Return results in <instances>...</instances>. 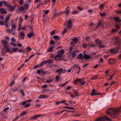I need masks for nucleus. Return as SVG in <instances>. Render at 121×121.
Returning <instances> with one entry per match:
<instances>
[{
	"instance_id": "18",
	"label": "nucleus",
	"mask_w": 121,
	"mask_h": 121,
	"mask_svg": "<svg viewBox=\"0 0 121 121\" xmlns=\"http://www.w3.org/2000/svg\"><path fill=\"white\" fill-rule=\"evenodd\" d=\"M62 57L60 56L57 55H56L55 57V59L57 61H58L59 60H61V58Z\"/></svg>"
},
{
	"instance_id": "37",
	"label": "nucleus",
	"mask_w": 121,
	"mask_h": 121,
	"mask_svg": "<svg viewBox=\"0 0 121 121\" xmlns=\"http://www.w3.org/2000/svg\"><path fill=\"white\" fill-rule=\"evenodd\" d=\"M106 15V13H100V15L101 17H104Z\"/></svg>"
},
{
	"instance_id": "56",
	"label": "nucleus",
	"mask_w": 121,
	"mask_h": 121,
	"mask_svg": "<svg viewBox=\"0 0 121 121\" xmlns=\"http://www.w3.org/2000/svg\"><path fill=\"white\" fill-rule=\"evenodd\" d=\"M48 86V85L47 84H45L42 86V87L43 88H45L47 87Z\"/></svg>"
},
{
	"instance_id": "46",
	"label": "nucleus",
	"mask_w": 121,
	"mask_h": 121,
	"mask_svg": "<svg viewBox=\"0 0 121 121\" xmlns=\"http://www.w3.org/2000/svg\"><path fill=\"white\" fill-rule=\"evenodd\" d=\"M19 3L21 5H22L24 3L23 0H20Z\"/></svg>"
},
{
	"instance_id": "24",
	"label": "nucleus",
	"mask_w": 121,
	"mask_h": 121,
	"mask_svg": "<svg viewBox=\"0 0 121 121\" xmlns=\"http://www.w3.org/2000/svg\"><path fill=\"white\" fill-rule=\"evenodd\" d=\"M78 39L77 38L75 37L73 39V43H76L78 41Z\"/></svg>"
},
{
	"instance_id": "27",
	"label": "nucleus",
	"mask_w": 121,
	"mask_h": 121,
	"mask_svg": "<svg viewBox=\"0 0 121 121\" xmlns=\"http://www.w3.org/2000/svg\"><path fill=\"white\" fill-rule=\"evenodd\" d=\"M15 6H12L10 9L9 10L11 11H12L15 9Z\"/></svg>"
},
{
	"instance_id": "52",
	"label": "nucleus",
	"mask_w": 121,
	"mask_h": 121,
	"mask_svg": "<svg viewBox=\"0 0 121 121\" xmlns=\"http://www.w3.org/2000/svg\"><path fill=\"white\" fill-rule=\"evenodd\" d=\"M18 51L19 52H22V53H24L25 52L24 50L20 49H18Z\"/></svg>"
},
{
	"instance_id": "33",
	"label": "nucleus",
	"mask_w": 121,
	"mask_h": 121,
	"mask_svg": "<svg viewBox=\"0 0 121 121\" xmlns=\"http://www.w3.org/2000/svg\"><path fill=\"white\" fill-rule=\"evenodd\" d=\"M18 49V48H13V51H12V53H13V52H17Z\"/></svg>"
},
{
	"instance_id": "16",
	"label": "nucleus",
	"mask_w": 121,
	"mask_h": 121,
	"mask_svg": "<svg viewBox=\"0 0 121 121\" xmlns=\"http://www.w3.org/2000/svg\"><path fill=\"white\" fill-rule=\"evenodd\" d=\"M84 58L86 60H87L89 59H91L92 57L88 55H87L86 54H85L84 55Z\"/></svg>"
},
{
	"instance_id": "26",
	"label": "nucleus",
	"mask_w": 121,
	"mask_h": 121,
	"mask_svg": "<svg viewBox=\"0 0 121 121\" xmlns=\"http://www.w3.org/2000/svg\"><path fill=\"white\" fill-rule=\"evenodd\" d=\"M24 5L26 9H28L29 8V4L26 3H25Z\"/></svg>"
},
{
	"instance_id": "22",
	"label": "nucleus",
	"mask_w": 121,
	"mask_h": 121,
	"mask_svg": "<svg viewBox=\"0 0 121 121\" xmlns=\"http://www.w3.org/2000/svg\"><path fill=\"white\" fill-rule=\"evenodd\" d=\"M77 51H75L73 53V54L72 55V57L73 58L75 57L77 55Z\"/></svg>"
},
{
	"instance_id": "55",
	"label": "nucleus",
	"mask_w": 121,
	"mask_h": 121,
	"mask_svg": "<svg viewBox=\"0 0 121 121\" xmlns=\"http://www.w3.org/2000/svg\"><path fill=\"white\" fill-rule=\"evenodd\" d=\"M100 42L99 45V48H102V45L101 44V41H100V42Z\"/></svg>"
},
{
	"instance_id": "10",
	"label": "nucleus",
	"mask_w": 121,
	"mask_h": 121,
	"mask_svg": "<svg viewBox=\"0 0 121 121\" xmlns=\"http://www.w3.org/2000/svg\"><path fill=\"white\" fill-rule=\"evenodd\" d=\"M64 52V51L63 50H61L60 51H58L57 52V54L62 57Z\"/></svg>"
},
{
	"instance_id": "40",
	"label": "nucleus",
	"mask_w": 121,
	"mask_h": 121,
	"mask_svg": "<svg viewBox=\"0 0 121 121\" xmlns=\"http://www.w3.org/2000/svg\"><path fill=\"white\" fill-rule=\"evenodd\" d=\"M78 12L77 10H73L72 12V13L73 14H78Z\"/></svg>"
},
{
	"instance_id": "44",
	"label": "nucleus",
	"mask_w": 121,
	"mask_h": 121,
	"mask_svg": "<svg viewBox=\"0 0 121 121\" xmlns=\"http://www.w3.org/2000/svg\"><path fill=\"white\" fill-rule=\"evenodd\" d=\"M64 107L65 108H67L69 109H71L73 108V107H67L66 106Z\"/></svg>"
},
{
	"instance_id": "45",
	"label": "nucleus",
	"mask_w": 121,
	"mask_h": 121,
	"mask_svg": "<svg viewBox=\"0 0 121 121\" xmlns=\"http://www.w3.org/2000/svg\"><path fill=\"white\" fill-rule=\"evenodd\" d=\"M16 26L15 24H13L12 26V29H14L16 28Z\"/></svg>"
},
{
	"instance_id": "28",
	"label": "nucleus",
	"mask_w": 121,
	"mask_h": 121,
	"mask_svg": "<svg viewBox=\"0 0 121 121\" xmlns=\"http://www.w3.org/2000/svg\"><path fill=\"white\" fill-rule=\"evenodd\" d=\"M1 13H7V12L4 9H1Z\"/></svg>"
},
{
	"instance_id": "42",
	"label": "nucleus",
	"mask_w": 121,
	"mask_h": 121,
	"mask_svg": "<svg viewBox=\"0 0 121 121\" xmlns=\"http://www.w3.org/2000/svg\"><path fill=\"white\" fill-rule=\"evenodd\" d=\"M115 12L118 14H121V10L119 9L118 10H115Z\"/></svg>"
},
{
	"instance_id": "2",
	"label": "nucleus",
	"mask_w": 121,
	"mask_h": 121,
	"mask_svg": "<svg viewBox=\"0 0 121 121\" xmlns=\"http://www.w3.org/2000/svg\"><path fill=\"white\" fill-rule=\"evenodd\" d=\"M64 25L66 26V28L65 29L63 32V33H64L67 30L70 29L72 26V24L71 21L69 20L66 21L64 23Z\"/></svg>"
},
{
	"instance_id": "31",
	"label": "nucleus",
	"mask_w": 121,
	"mask_h": 121,
	"mask_svg": "<svg viewBox=\"0 0 121 121\" xmlns=\"http://www.w3.org/2000/svg\"><path fill=\"white\" fill-rule=\"evenodd\" d=\"M6 50V52H9V53L10 54H12V52L10 50V49L9 48H7Z\"/></svg>"
},
{
	"instance_id": "17",
	"label": "nucleus",
	"mask_w": 121,
	"mask_h": 121,
	"mask_svg": "<svg viewBox=\"0 0 121 121\" xmlns=\"http://www.w3.org/2000/svg\"><path fill=\"white\" fill-rule=\"evenodd\" d=\"M78 82L80 83V84L81 85H84L85 84V81L81 79H79Z\"/></svg>"
},
{
	"instance_id": "62",
	"label": "nucleus",
	"mask_w": 121,
	"mask_h": 121,
	"mask_svg": "<svg viewBox=\"0 0 121 121\" xmlns=\"http://www.w3.org/2000/svg\"><path fill=\"white\" fill-rule=\"evenodd\" d=\"M78 8L80 11H81L83 10V9L81 7H78Z\"/></svg>"
},
{
	"instance_id": "13",
	"label": "nucleus",
	"mask_w": 121,
	"mask_h": 121,
	"mask_svg": "<svg viewBox=\"0 0 121 121\" xmlns=\"http://www.w3.org/2000/svg\"><path fill=\"white\" fill-rule=\"evenodd\" d=\"M113 20L117 22H120L121 21V20L120 19V17H114L113 18Z\"/></svg>"
},
{
	"instance_id": "30",
	"label": "nucleus",
	"mask_w": 121,
	"mask_h": 121,
	"mask_svg": "<svg viewBox=\"0 0 121 121\" xmlns=\"http://www.w3.org/2000/svg\"><path fill=\"white\" fill-rule=\"evenodd\" d=\"M46 61L47 64L52 63L53 62V61L52 60H51V59H49L47 60Z\"/></svg>"
},
{
	"instance_id": "12",
	"label": "nucleus",
	"mask_w": 121,
	"mask_h": 121,
	"mask_svg": "<svg viewBox=\"0 0 121 121\" xmlns=\"http://www.w3.org/2000/svg\"><path fill=\"white\" fill-rule=\"evenodd\" d=\"M69 7H68L66 8V10L63 12H61V13H65L66 15L67 16L68 15H69V13H70V10L69 9H68Z\"/></svg>"
},
{
	"instance_id": "60",
	"label": "nucleus",
	"mask_w": 121,
	"mask_h": 121,
	"mask_svg": "<svg viewBox=\"0 0 121 121\" xmlns=\"http://www.w3.org/2000/svg\"><path fill=\"white\" fill-rule=\"evenodd\" d=\"M49 11V10H47L44 11V13L46 15H47Z\"/></svg>"
},
{
	"instance_id": "25",
	"label": "nucleus",
	"mask_w": 121,
	"mask_h": 121,
	"mask_svg": "<svg viewBox=\"0 0 121 121\" xmlns=\"http://www.w3.org/2000/svg\"><path fill=\"white\" fill-rule=\"evenodd\" d=\"M53 38L55 40H57V39H59L60 38V37L58 36L57 35H55L53 37Z\"/></svg>"
},
{
	"instance_id": "3",
	"label": "nucleus",
	"mask_w": 121,
	"mask_h": 121,
	"mask_svg": "<svg viewBox=\"0 0 121 121\" xmlns=\"http://www.w3.org/2000/svg\"><path fill=\"white\" fill-rule=\"evenodd\" d=\"M104 119L108 121H111V119L106 116H104L103 118L99 117L96 120V121H104Z\"/></svg>"
},
{
	"instance_id": "39",
	"label": "nucleus",
	"mask_w": 121,
	"mask_h": 121,
	"mask_svg": "<svg viewBox=\"0 0 121 121\" xmlns=\"http://www.w3.org/2000/svg\"><path fill=\"white\" fill-rule=\"evenodd\" d=\"M104 7V5L103 4H102L100 5L99 8L100 10H102L103 9Z\"/></svg>"
},
{
	"instance_id": "34",
	"label": "nucleus",
	"mask_w": 121,
	"mask_h": 121,
	"mask_svg": "<svg viewBox=\"0 0 121 121\" xmlns=\"http://www.w3.org/2000/svg\"><path fill=\"white\" fill-rule=\"evenodd\" d=\"M53 50V47H52L49 48L48 49V50L47 51L49 52H52V51Z\"/></svg>"
},
{
	"instance_id": "6",
	"label": "nucleus",
	"mask_w": 121,
	"mask_h": 121,
	"mask_svg": "<svg viewBox=\"0 0 121 121\" xmlns=\"http://www.w3.org/2000/svg\"><path fill=\"white\" fill-rule=\"evenodd\" d=\"M45 116V115H42L41 114H38L35 116H32L31 117V119L33 120L39 117H43Z\"/></svg>"
},
{
	"instance_id": "23",
	"label": "nucleus",
	"mask_w": 121,
	"mask_h": 121,
	"mask_svg": "<svg viewBox=\"0 0 121 121\" xmlns=\"http://www.w3.org/2000/svg\"><path fill=\"white\" fill-rule=\"evenodd\" d=\"M26 114V112L25 111H23L21 113L19 116V117L25 115Z\"/></svg>"
},
{
	"instance_id": "14",
	"label": "nucleus",
	"mask_w": 121,
	"mask_h": 121,
	"mask_svg": "<svg viewBox=\"0 0 121 121\" xmlns=\"http://www.w3.org/2000/svg\"><path fill=\"white\" fill-rule=\"evenodd\" d=\"M48 97V96L44 95H40L38 97L39 99H42L47 98Z\"/></svg>"
},
{
	"instance_id": "32",
	"label": "nucleus",
	"mask_w": 121,
	"mask_h": 121,
	"mask_svg": "<svg viewBox=\"0 0 121 121\" xmlns=\"http://www.w3.org/2000/svg\"><path fill=\"white\" fill-rule=\"evenodd\" d=\"M98 76L96 75H94L91 78V80H94L95 79H96L97 78Z\"/></svg>"
},
{
	"instance_id": "15",
	"label": "nucleus",
	"mask_w": 121,
	"mask_h": 121,
	"mask_svg": "<svg viewBox=\"0 0 121 121\" xmlns=\"http://www.w3.org/2000/svg\"><path fill=\"white\" fill-rule=\"evenodd\" d=\"M35 34L34 32L33 31L31 33L28 34L27 35V36L29 38H30L34 36Z\"/></svg>"
},
{
	"instance_id": "54",
	"label": "nucleus",
	"mask_w": 121,
	"mask_h": 121,
	"mask_svg": "<svg viewBox=\"0 0 121 121\" xmlns=\"http://www.w3.org/2000/svg\"><path fill=\"white\" fill-rule=\"evenodd\" d=\"M41 1H42L41 0H35V3H37L38 2H39L40 3H41Z\"/></svg>"
},
{
	"instance_id": "63",
	"label": "nucleus",
	"mask_w": 121,
	"mask_h": 121,
	"mask_svg": "<svg viewBox=\"0 0 121 121\" xmlns=\"http://www.w3.org/2000/svg\"><path fill=\"white\" fill-rule=\"evenodd\" d=\"M79 80L78 79H76V80H75L73 82V83L74 84H75L77 82V81H78Z\"/></svg>"
},
{
	"instance_id": "43",
	"label": "nucleus",
	"mask_w": 121,
	"mask_h": 121,
	"mask_svg": "<svg viewBox=\"0 0 121 121\" xmlns=\"http://www.w3.org/2000/svg\"><path fill=\"white\" fill-rule=\"evenodd\" d=\"M88 45H89V47H95V45L92 44L91 43L89 44Z\"/></svg>"
},
{
	"instance_id": "49",
	"label": "nucleus",
	"mask_w": 121,
	"mask_h": 121,
	"mask_svg": "<svg viewBox=\"0 0 121 121\" xmlns=\"http://www.w3.org/2000/svg\"><path fill=\"white\" fill-rule=\"evenodd\" d=\"M7 32L8 33H11V31H12V29H7Z\"/></svg>"
},
{
	"instance_id": "38",
	"label": "nucleus",
	"mask_w": 121,
	"mask_h": 121,
	"mask_svg": "<svg viewBox=\"0 0 121 121\" xmlns=\"http://www.w3.org/2000/svg\"><path fill=\"white\" fill-rule=\"evenodd\" d=\"M82 46L84 48H85L87 47V46H89L88 44L87 45L86 44H82Z\"/></svg>"
},
{
	"instance_id": "48",
	"label": "nucleus",
	"mask_w": 121,
	"mask_h": 121,
	"mask_svg": "<svg viewBox=\"0 0 121 121\" xmlns=\"http://www.w3.org/2000/svg\"><path fill=\"white\" fill-rule=\"evenodd\" d=\"M31 104L30 103H29L27 104L24 105V106L25 108L28 107L30 106Z\"/></svg>"
},
{
	"instance_id": "8",
	"label": "nucleus",
	"mask_w": 121,
	"mask_h": 121,
	"mask_svg": "<svg viewBox=\"0 0 121 121\" xmlns=\"http://www.w3.org/2000/svg\"><path fill=\"white\" fill-rule=\"evenodd\" d=\"M99 93H98L96 90L94 89H93L90 95L92 96H94L95 95H99Z\"/></svg>"
},
{
	"instance_id": "1",
	"label": "nucleus",
	"mask_w": 121,
	"mask_h": 121,
	"mask_svg": "<svg viewBox=\"0 0 121 121\" xmlns=\"http://www.w3.org/2000/svg\"><path fill=\"white\" fill-rule=\"evenodd\" d=\"M120 111L119 109L115 110L114 109L110 108L107 110L106 113L109 114L112 118H115L116 116V113H117Z\"/></svg>"
},
{
	"instance_id": "29",
	"label": "nucleus",
	"mask_w": 121,
	"mask_h": 121,
	"mask_svg": "<svg viewBox=\"0 0 121 121\" xmlns=\"http://www.w3.org/2000/svg\"><path fill=\"white\" fill-rule=\"evenodd\" d=\"M68 82H67L64 83L60 85L59 86L60 87H62L65 86L66 84Z\"/></svg>"
},
{
	"instance_id": "36",
	"label": "nucleus",
	"mask_w": 121,
	"mask_h": 121,
	"mask_svg": "<svg viewBox=\"0 0 121 121\" xmlns=\"http://www.w3.org/2000/svg\"><path fill=\"white\" fill-rule=\"evenodd\" d=\"M24 7L21 6L19 8V9L21 11H23L24 10Z\"/></svg>"
},
{
	"instance_id": "53",
	"label": "nucleus",
	"mask_w": 121,
	"mask_h": 121,
	"mask_svg": "<svg viewBox=\"0 0 121 121\" xmlns=\"http://www.w3.org/2000/svg\"><path fill=\"white\" fill-rule=\"evenodd\" d=\"M61 14V13L60 12H59V13H55V15H54V17H56V16L59 15L60 14Z\"/></svg>"
},
{
	"instance_id": "21",
	"label": "nucleus",
	"mask_w": 121,
	"mask_h": 121,
	"mask_svg": "<svg viewBox=\"0 0 121 121\" xmlns=\"http://www.w3.org/2000/svg\"><path fill=\"white\" fill-rule=\"evenodd\" d=\"M53 80L52 78H50L47 80L46 82L48 83H50L52 82Z\"/></svg>"
},
{
	"instance_id": "47",
	"label": "nucleus",
	"mask_w": 121,
	"mask_h": 121,
	"mask_svg": "<svg viewBox=\"0 0 121 121\" xmlns=\"http://www.w3.org/2000/svg\"><path fill=\"white\" fill-rule=\"evenodd\" d=\"M19 23H21L23 21V19L22 17H20L19 19Z\"/></svg>"
},
{
	"instance_id": "9",
	"label": "nucleus",
	"mask_w": 121,
	"mask_h": 121,
	"mask_svg": "<svg viewBox=\"0 0 121 121\" xmlns=\"http://www.w3.org/2000/svg\"><path fill=\"white\" fill-rule=\"evenodd\" d=\"M32 101V100L31 99H29L28 100H27L25 101H23L21 102L20 103H19V105H25L26 104L27 102H31Z\"/></svg>"
},
{
	"instance_id": "41",
	"label": "nucleus",
	"mask_w": 121,
	"mask_h": 121,
	"mask_svg": "<svg viewBox=\"0 0 121 121\" xmlns=\"http://www.w3.org/2000/svg\"><path fill=\"white\" fill-rule=\"evenodd\" d=\"M27 52H30L31 50V48L29 47H27L26 48Z\"/></svg>"
},
{
	"instance_id": "51",
	"label": "nucleus",
	"mask_w": 121,
	"mask_h": 121,
	"mask_svg": "<svg viewBox=\"0 0 121 121\" xmlns=\"http://www.w3.org/2000/svg\"><path fill=\"white\" fill-rule=\"evenodd\" d=\"M41 3H39V4H38L36 8H38L40 5H42L43 4V2L42 1H41Z\"/></svg>"
},
{
	"instance_id": "7",
	"label": "nucleus",
	"mask_w": 121,
	"mask_h": 121,
	"mask_svg": "<svg viewBox=\"0 0 121 121\" xmlns=\"http://www.w3.org/2000/svg\"><path fill=\"white\" fill-rule=\"evenodd\" d=\"M25 36V34L23 32H20V35H19L18 37L20 39L24 40Z\"/></svg>"
},
{
	"instance_id": "50",
	"label": "nucleus",
	"mask_w": 121,
	"mask_h": 121,
	"mask_svg": "<svg viewBox=\"0 0 121 121\" xmlns=\"http://www.w3.org/2000/svg\"><path fill=\"white\" fill-rule=\"evenodd\" d=\"M101 22H99L98 25L96 26V29L97 28L99 27L101 25Z\"/></svg>"
},
{
	"instance_id": "59",
	"label": "nucleus",
	"mask_w": 121,
	"mask_h": 121,
	"mask_svg": "<svg viewBox=\"0 0 121 121\" xmlns=\"http://www.w3.org/2000/svg\"><path fill=\"white\" fill-rule=\"evenodd\" d=\"M55 43V42L53 40H51L50 42V44H53Z\"/></svg>"
},
{
	"instance_id": "35",
	"label": "nucleus",
	"mask_w": 121,
	"mask_h": 121,
	"mask_svg": "<svg viewBox=\"0 0 121 121\" xmlns=\"http://www.w3.org/2000/svg\"><path fill=\"white\" fill-rule=\"evenodd\" d=\"M78 69V71L77 72V73L78 74L79 73L81 70V68L79 66H77V69Z\"/></svg>"
},
{
	"instance_id": "4",
	"label": "nucleus",
	"mask_w": 121,
	"mask_h": 121,
	"mask_svg": "<svg viewBox=\"0 0 121 121\" xmlns=\"http://www.w3.org/2000/svg\"><path fill=\"white\" fill-rule=\"evenodd\" d=\"M119 49V47H117L114 48L110 49L109 50V51L112 53H115L118 51Z\"/></svg>"
},
{
	"instance_id": "5",
	"label": "nucleus",
	"mask_w": 121,
	"mask_h": 121,
	"mask_svg": "<svg viewBox=\"0 0 121 121\" xmlns=\"http://www.w3.org/2000/svg\"><path fill=\"white\" fill-rule=\"evenodd\" d=\"M1 43L4 46L5 48H8V45L7 44V41L3 39L1 41Z\"/></svg>"
},
{
	"instance_id": "11",
	"label": "nucleus",
	"mask_w": 121,
	"mask_h": 121,
	"mask_svg": "<svg viewBox=\"0 0 121 121\" xmlns=\"http://www.w3.org/2000/svg\"><path fill=\"white\" fill-rule=\"evenodd\" d=\"M115 62V60L113 59H109L108 61L109 63L111 64H114Z\"/></svg>"
},
{
	"instance_id": "64",
	"label": "nucleus",
	"mask_w": 121,
	"mask_h": 121,
	"mask_svg": "<svg viewBox=\"0 0 121 121\" xmlns=\"http://www.w3.org/2000/svg\"><path fill=\"white\" fill-rule=\"evenodd\" d=\"M9 108L8 107H7L6 108H5V109H4V110H3L4 112H6L7 111V110Z\"/></svg>"
},
{
	"instance_id": "58",
	"label": "nucleus",
	"mask_w": 121,
	"mask_h": 121,
	"mask_svg": "<svg viewBox=\"0 0 121 121\" xmlns=\"http://www.w3.org/2000/svg\"><path fill=\"white\" fill-rule=\"evenodd\" d=\"M117 30L115 29H112V31L113 32H117Z\"/></svg>"
},
{
	"instance_id": "57",
	"label": "nucleus",
	"mask_w": 121,
	"mask_h": 121,
	"mask_svg": "<svg viewBox=\"0 0 121 121\" xmlns=\"http://www.w3.org/2000/svg\"><path fill=\"white\" fill-rule=\"evenodd\" d=\"M87 11L89 13H91L93 12V11L92 10L89 9Z\"/></svg>"
},
{
	"instance_id": "61",
	"label": "nucleus",
	"mask_w": 121,
	"mask_h": 121,
	"mask_svg": "<svg viewBox=\"0 0 121 121\" xmlns=\"http://www.w3.org/2000/svg\"><path fill=\"white\" fill-rule=\"evenodd\" d=\"M21 93L22 94L23 97L24 96V93L23 92V91L22 90L20 91Z\"/></svg>"
},
{
	"instance_id": "19",
	"label": "nucleus",
	"mask_w": 121,
	"mask_h": 121,
	"mask_svg": "<svg viewBox=\"0 0 121 121\" xmlns=\"http://www.w3.org/2000/svg\"><path fill=\"white\" fill-rule=\"evenodd\" d=\"M10 18V17H9L7 16L5 19V23H8Z\"/></svg>"
},
{
	"instance_id": "20",
	"label": "nucleus",
	"mask_w": 121,
	"mask_h": 121,
	"mask_svg": "<svg viewBox=\"0 0 121 121\" xmlns=\"http://www.w3.org/2000/svg\"><path fill=\"white\" fill-rule=\"evenodd\" d=\"M63 71V69L62 68H60L59 69L57 70L56 72L58 73V74H61V73Z\"/></svg>"
}]
</instances>
